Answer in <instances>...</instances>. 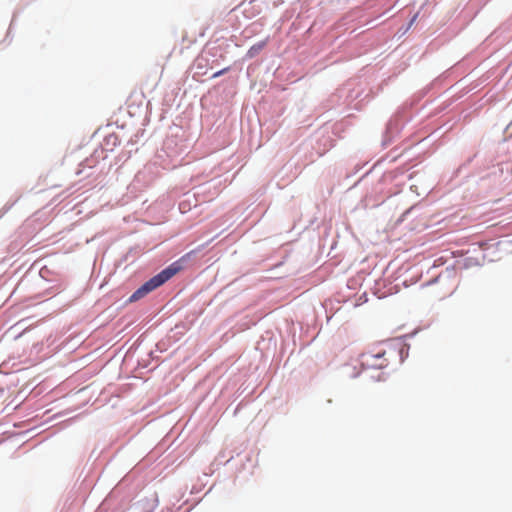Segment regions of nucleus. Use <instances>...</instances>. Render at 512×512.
<instances>
[{
    "label": "nucleus",
    "instance_id": "1",
    "mask_svg": "<svg viewBox=\"0 0 512 512\" xmlns=\"http://www.w3.org/2000/svg\"><path fill=\"white\" fill-rule=\"evenodd\" d=\"M180 271V265L178 263H173L164 270H162L157 275L153 276L151 279H149L147 282H145L141 287H139L131 296L130 301L134 302L151 291L155 290L156 288L163 285L165 282H167L170 278H172L175 274H177Z\"/></svg>",
    "mask_w": 512,
    "mask_h": 512
},
{
    "label": "nucleus",
    "instance_id": "2",
    "mask_svg": "<svg viewBox=\"0 0 512 512\" xmlns=\"http://www.w3.org/2000/svg\"><path fill=\"white\" fill-rule=\"evenodd\" d=\"M384 356V351L369 355L366 358V364L374 368L382 369L388 365V360Z\"/></svg>",
    "mask_w": 512,
    "mask_h": 512
},
{
    "label": "nucleus",
    "instance_id": "3",
    "mask_svg": "<svg viewBox=\"0 0 512 512\" xmlns=\"http://www.w3.org/2000/svg\"><path fill=\"white\" fill-rule=\"evenodd\" d=\"M267 40L260 41L253 46L250 47V49L247 51V56L249 58H253L256 55H258L266 46Z\"/></svg>",
    "mask_w": 512,
    "mask_h": 512
},
{
    "label": "nucleus",
    "instance_id": "4",
    "mask_svg": "<svg viewBox=\"0 0 512 512\" xmlns=\"http://www.w3.org/2000/svg\"><path fill=\"white\" fill-rule=\"evenodd\" d=\"M229 70V68H224L216 73L213 74V78H216V77H219L220 75L224 74L225 72H227Z\"/></svg>",
    "mask_w": 512,
    "mask_h": 512
}]
</instances>
